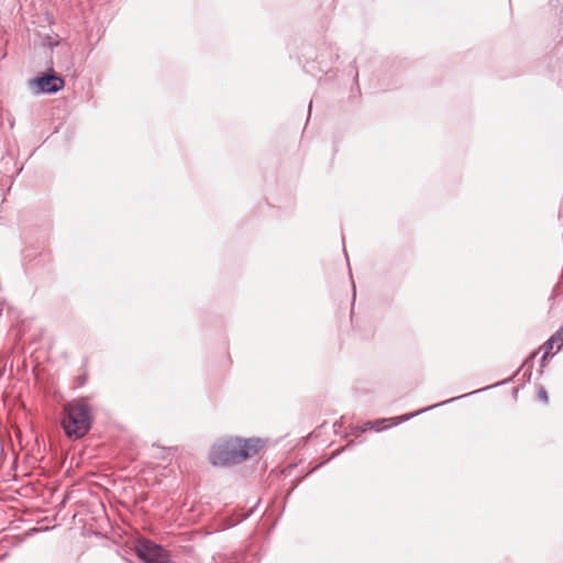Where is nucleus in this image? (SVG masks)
<instances>
[{
  "label": "nucleus",
  "instance_id": "obj_1",
  "mask_svg": "<svg viewBox=\"0 0 563 563\" xmlns=\"http://www.w3.org/2000/svg\"><path fill=\"white\" fill-rule=\"evenodd\" d=\"M262 448L258 439L229 438L212 445L209 460L214 466H228L254 456Z\"/></svg>",
  "mask_w": 563,
  "mask_h": 563
},
{
  "label": "nucleus",
  "instance_id": "obj_2",
  "mask_svg": "<svg viewBox=\"0 0 563 563\" xmlns=\"http://www.w3.org/2000/svg\"><path fill=\"white\" fill-rule=\"evenodd\" d=\"M62 427L69 439L82 438L91 427V409L85 399L64 406Z\"/></svg>",
  "mask_w": 563,
  "mask_h": 563
},
{
  "label": "nucleus",
  "instance_id": "obj_3",
  "mask_svg": "<svg viewBox=\"0 0 563 563\" xmlns=\"http://www.w3.org/2000/svg\"><path fill=\"white\" fill-rule=\"evenodd\" d=\"M136 553L145 563H156L169 556L167 551L161 545L148 540H140L137 542Z\"/></svg>",
  "mask_w": 563,
  "mask_h": 563
},
{
  "label": "nucleus",
  "instance_id": "obj_4",
  "mask_svg": "<svg viewBox=\"0 0 563 563\" xmlns=\"http://www.w3.org/2000/svg\"><path fill=\"white\" fill-rule=\"evenodd\" d=\"M32 84L36 87L37 92H56L64 87V80L55 75L37 77Z\"/></svg>",
  "mask_w": 563,
  "mask_h": 563
},
{
  "label": "nucleus",
  "instance_id": "obj_5",
  "mask_svg": "<svg viewBox=\"0 0 563 563\" xmlns=\"http://www.w3.org/2000/svg\"><path fill=\"white\" fill-rule=\"evenodd\" d=\"M563 347V327H561L542 346L544 353L542 361L548 356L554 355Z\"/></svg>",
  "mask_w": 563,
  "mask_h": 563
},
{
  "label": "nucleus",
  "instance_id": "obj_6",
  "mask_svg": "<svg viewBox=\"0 0 563 563\" xmlns=\"http://www.w3.org/2000/svg\"><path fill=\"white\" fill-rule=\"evenodd\" d=\"M538 397L539 399H541L542 401L547 402L548 401V394H547V390L541 387L538 391Z\"/></svg>",
  "mask_w": 563,
  "mask_h": 563
},
{
  "label": "nucleus",
  "instance_id": "obj_7",
  "mask_svg": "<svg viewBox=\"0 0 563 563\" xmlns=\"http://www.w3.org/2000/svg\"><path fill=\"white\" fill-rule=\"evenodd\" d=\"M156 563H169V556H167L166 560H163V561H159V562H156Z\"/></svg>",
  "mask_w": 563,
  "mask_h": 563
},
{
  "label": "nucleus",
  "instance_id": "obj_8",
  "mask_svg": "<svg viewBox=\"0 0 563 563\" xmlns=\"http://www.w3.org/2000/svg\"><path fill=\"white\" fill-rule=\"evenodd\" d=\"M367 426H371V428H374V424L372 422H367Z\"/></svg>",
  "mask_w": 563,
  "mask_h": 563
}]
</instances>
